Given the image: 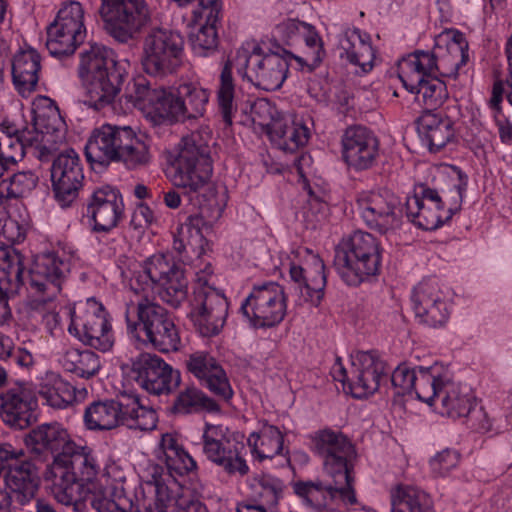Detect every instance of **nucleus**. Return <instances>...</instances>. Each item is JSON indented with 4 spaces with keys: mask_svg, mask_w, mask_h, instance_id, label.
<instances>
[{
    "mask_svg": "<svg viewBox=\"0 0 512 512\" xmlns=\"http://www.w3.org/2000/svg\"><path fill=\"white\" fill-rule=\"evenodd\" d=\"M466 184L454 186L457 201L454 206L444 209L437 191L423 185L413 196H408L403 204L400 198L387 188L364 190L357 195L356 204L365 224L380 234H388L399 229L404 214L424 230H435L449 221L460 209Z\"/></svg>",
    "mask_w": 512,
    "mask_h": 512,
    "instance_id": "nucleus-1",
    "label": "nucleus"
},
{
    "mask_svg": "<svg viewBox=\"0 0 512 512\" xmlns=\"http://www.w3.org/2000/svg\"><path fill=\"white\" fill-rule=\"evenodd\" d=\"M314 453L321 458L323 478L292 483L294 493L317 509L326 508L336 499L345 505L357 503L349 463L355 454L350 440L341 432L326 428L311 437Z\"/></svg>",
    "mask_w": 512,
    "mask_h": 512,
    "instance_id": "nucleus-2",
    "label": "nucleus"
},
{
    "mask_svg": "<svg viewBox=\"0 0 512 512\" xmlns=\"http://www.w3.org/2000/svg\"><path fill=\"white\" fill-rule=\"evenodd\" d=\"M269 50L265 52L263 47L254 42H246L236 52L233 61L227 60L221 70L217 100L223 120L226 124H232L234 106L235 84L232 76V66L235 65L239 74L247 79L255 87L265 91L279 89L287 78L289 60L294 55L287 51Z\"/></svg>",
    "mask_w": 512,
    "mask_h": 512,
    "instance_id": "nucleus-3",
    "label": "nucleus"
},
{
    "mask_svg": "<svg viewBox=\"0 0 512 512\" xmlns=\"http://www.w3.org/2000/svg\"><path fill=\"white\" fill-rule=\"evenodd\" d=\"M61 465L51 463L45 472V479L52 482L51 493L58 503L72 506L75 512H83L87 501L97 512H140L133 495L127 494L123 483H117L108 490L99 488L94 491V486H85Z\"/></svg>",
    "mask_w": 512,
    "mask_h": 512,
    "instance_id": "nucleus-4",
    "label": "nucleus"
},
{
    "mask_svg": "<svg viewBox=\"0 0 512 512\" xmlns=\"http://www.w3.org/2000/svg\"><path fill=\"white\" fill-rule=\"evenodd\" d=\"M85 155L93 167L121 162L128 169H137L150 161L146 143L130 126L111 124L93 130L85 145Z\"/></svg>",
    "mask_w": 512,
    "mask_h": 512,
    "instance_id": "nucleus-5",
    "label": "nucleus"
},
{
    "mask_svg": "<svg viewBox=\"0 0 512 512\" xmlns=\"http://www.w3.org/2000/svg\"><path fill=\"white\" fill-rule=\"evenodd\" d=\"M211 142L212 131L207 126L181 138L171 161V181L175 187L192 193L208 183L213 171Z\"/></svg>",
    "mask_w": 512,
    "mask_h": 512,
    "instance_id": "nucleus-6",
    "label": "nucleus"
},
{
    "mask_svg": "<svg viewBox=\"0 0 512 512\" xmlns=\"http://www.w3.org/2000/svg\"><path fill=\"white\" fill-rule=\"evenodd\" d=\"M84 423L89 430H112L118 426L150 431L158 421L154 409L140 403L136 395H121L115 399L94 401L84 411Z\"/></svg>",
    "mask_w": 512,
    "mask_h": 512,
    "instance_id": "nucleus-7",
    "label": "nucleus"
},
{
    "mask_svg": "<svg viewBox=\"0 0 512 512\" xmlns=\"http://www.w3.org/2000/svg\"><path fill=\"white\" fill-rule=\"evenodd\" d=\"M131 287L136 292L156 289L160 299L172 308H178L188 294V281L183 269L164 254L149 257L131 279Z\"/></svg>",
    "mask_w": 512,
    "mask_h": 512,
    "instance_id": "nucleus-8",
    "label": "nucleus"
},
{
    "mask_svg": "<svg viewBox=\"0 0 512 512\" xmlns=\"http://www.w3.org/2000/svg\"><path fill=\"white\" fill-rule=\"evenodd\" d=\"M138 99L146 100L161 118L184 122L204 115L209 92L193 83H185L176 91L164 87L144 88Z\"/></svg>",
    "mask_w": 512,
    "mask_h": 512,
    "instance_id": "nucleus-9",
    "label": "nucleus"
},
{
    "mask_svg": "<svg viewBox=\"0 0 512 512\" xmlns=\"http://www.w3.org/2000/svg\"><path fill=\"white\" fill-rule=\"evenodd\" d=\"M432 383L434 395L425 400L429 406H434L442 415L451 418L468 417L471 428L488 431L491 424L482 408L476 409L466 388L453 381V375L448 366L440 363Z\"/></svg>",
    "mask_w": 512,
    "mask_h": 512,
    "instance_id": "nucleus-10",
    "label": "nucleus"
},
{
    "mask_svg": "<svg viewBox=\"0 0 512 512\" xmlns=\"http://www.w3.org/2000/svg\"><path fill=\"white\" fill-rule=\"evenodd\" d=\"M98 13L106 33L115 41L126 44L147 28L151 11L146 0H100Z\"/></svg>",
    "mask_w": 512,
    "mask_h": 512,
    "instance_id": "nucleus-11",
    "label": "nucleus"
},
{
    "mask_svg": "<svg viewBox=\"0 0 512 512\" xmlns=\"http://www.w3.org/2000/svg\"><path fill=\"white\" fill-rule=\"evenodd\" d=\"M70 315L68 331L83 344L102 352H107L113 347L115 339L109 314L95 298L74 304Z\"/></svg>",
    "mask_w": 512,
    "mask_h": 512,
    "instance_id": "nucleus-12",
    "label": "nucleus"
},
{
    "mask_svg": "<svg viewBox=\"0 0 512 512\" xmlns=\"http://www.w3.org/2000/svg\"><path fill=\"white\" fill-rule=\"evenodd\" d=\"M183 45L178 33L160 27L151 28L142 43L143 70L156 77L173 74L182 64Z\"/></svg>",
    "mask_w": 512,
    "mask_h": 512,
    "instance_id": "nucleus-13",
    "label": "nucleus"
},
{
    "mask_svg": "<svg viewBox=\"0 0 512 512\" xmlns=\"http://www.w3.org/2000/svg\"><path fill=\"white\" fill-rule=\"evenodd\" d=\"M335 380L348 383L350 392L355 398H363L374 394L382 381L388 379L386 363L375 351H358L352 356L351 376L347 375L340 359L333 366Z\"/></svg>",
    "mask_w": 512,
    "mask_h": 512,
    "instance_id": "nucleus-14",
    "label": "nucleus"
},
{
    "mask_svg": "<svg viewBox=\"0 0 512 512\" xmlns=\"http://www.w3.org/2000/svg\"><path fill=\"white\" fill-rule=\"evenodd\" d=\"M85 38L83 5L76 0L64 2L47 28L48 51L55 57L72 55Z\"/></svg>",
    "mask_w": 512,
    "mask_h": 512,
    "instance_id": "nucleus-15",
    "label": "nucleus"
},
{
    "mask_svg": "<svg viewBox=\"0 0 512 512\" xmlns=\"http://www.w3.org/2000/svg\"><path fill=\"white\" fill-rule=\"evenodd\" d=\"M286 300L281 285L266 282L252 288L240 311L253 328H271L283 321L287 312Z\"/></svg>",
    "mask_w": 512,
    "mask_h": 512,
    "instance_id": "nucleus-16",
    "label": "nucleus"
},
{
    "mask_svg": "<svg viewBox=\"0 0 512 512\" xmlns=\"http://www.w3.org/2000/svg\"><path fill=\"white\" fill-rule=\"evenodd\" d=\"M202 439L204 455L227 474L244 476L249 472L247 462L242 455L244 445L232 438L227 427L206 424Z\"/></svg>",
    "mask_w": 512,
    "mask_h": 512,
    "instance_id": "nucleus-17",
    "label": "nucleus"
},
{
    "mask_svg": "<svg viewBox=\"0 0 512 512\" xmlns=\"http://www.w3.org/2000/svg\"><path fill=\"white\" fill-rule=\"evenodd\" d=\"M193 295L191 319L196 330L203 337L219 334L228 315L226 297L202 278L198 279Z\"/></svg>",
    "mask_w": 512,
    "mask_h": 512,
    "instance_id": "nucleus-18",
    "label": "nucleus"
},
{
    "mask_svg": "<svg viewBox=\"0 0 512 512\" xmlns=\"http://www.w3.org/2000/svg\"><path fill=\"white\" fill-rule=\"evenodd\" d=\"M52 189L61 207H69L77 199L83 186L84 171L79 154L72 148L53 158L51 167Z\"/></svg>",
    "mask_w": 512,
    "mask_h": 512,
    "instance_id": "nucleus-19",
    "label": "nucleus"
},
{
    "mask_svg": "<svg viewBox=\"0 0 512 512\" xmlns=\"http://www.w3.org/2000/svg\"><path fill=\"white\" fill-rule=\"evenodd\" d=\"M130 375L141 388L155 395L169 393L180 384V373L151 353L131 359Z\"/></svg>",
    "mask_w": 512,
    "mask_h": 512,
    "instance_id": "nucleus-20",
    "label": "nucleus"
},
{
    "mask_svg": "<svg viewBox=\"0 0 512 512\" xmlns=\"http://www.w3.org/2000/svg\"><path fill=\"white\" fill-rule=\"evenodd\" d=\"M69 271L70 263L56 253L38 255L29 271V288L40 301H52L60 294Z\"/></svg>",
    "mask_w": 512,
    "mask_h": 512,
    "instance_id": "nucleus-21",
    "label": "nucleus"
},
{
    "mask_svg": "<svg viewBox=\"0 0 512 512\" xmlns=\"http://www.w3.org/2000/svg\"><path fill=\"white\" fill-rule=\"evenodd\" d=\"M38 401L32 385L17 383L0 394V416L5 424L23 430L37 420Z\"/></svg>",
    "mask_w": 512,
    "mask_h": 512,
    "instance_id": "nucleus-22",
    "label": "nucleus"
},
{
    "mask_svg": "<svg viewBox=\"0 0 512 512\" xmlns=\"http://www.w3.org/2000/svg\"><path fill=\"white\" fill-rule=\"evenodd\" d=\"M379 142L374 133L363 126L348 127L342 136V157L356 170L370 169L377 161Z\"/></svg>",
    "mask_w": 512,
    "mask_h": 512,
    "instance_id": "nucleus-23",
    "label": "nucleus"
},
{
    "mask_svg": "<svg viewBox=\"0 0 512 512\" xmlns=\"http://www.w3.org/2000/svg\"><path fill=\"white\" fill-rule=\"evenodd\" d=\"M3 484L13 500L24 506L35 498L40 487L39 468L29 459L8 463L6 472L2 474Z\"/></svg>",
    "mask_w": 512,
    "mask_h": 512,
    "instance_id": "nucleus-24",
    "label": "nucleus"
},
{
    "mask_svg": "<svg viewBox=\"0 0 512 512\" xmlns=\"http://www.w3.org/2000/svg\"><path fill=\"white\" fill-rule=\"evenodd\" d=\"M188 371L196 377L200 384L224 401H229L233 390L226 372L219 362L207 352H195L186 361Z\"/></svg>",
    "mask_w": 512,
    "mask_h": 512,
    "instance_id": "nucleus-25",
    "label": "nucleus"
},
{
    "mask_svg": "<svg viewBox=\"0 0 512 512\" xmlns=\"http://www.w3.org/2000/svg\"><path fill=\"white\" fill-rule=\"evenodd\" d=\"M123 212L122 197L110 186L96 189L87 205V214L93 220V230L96 232H109L115 228Z\"/></svg>",
    "mask_w": 512,
    "mask_h": 512,
    "instance_id": "nucleus-26",
    "label": "nucleus"
},
{
    "mask_svg": "<svg viewBox=\"0 0 512 512\" xmlns=\"http://www.w3.org/2000/svg\"><path fill=\"white\" fill-rule=\"evenodd\" d=\"M52 463L62 464L61 466H63L65 470L72 472L74 478L78 479L81 483H85V486H94V491H98L99 488L108 490L117 483H125L123 477H121L119 481H115V483H109V478L112 473L111 470L107 471L106 482L108 487H103L101 484L96 483L94 480L98 475L100 467L96 457L92 454V450L87 446H81L75 443L71 451H68L64 456H55Z\"/></svg>",
    "mask_w": 512,
    "mask_h": 512,
    "instance_id": "nucleus-27",
    "label": "nucleus"
},
{
    "mask_svg": "<svg viewBox=\"0 0 512 512\" xmlns=\"http://www.w3.org/2000/svg\"><path fill=\"white\" fill-rule=\"evenodd\" d=\"M411 299L415 315L421 323L436 328L447 322L449 311L436 282L419 283Z\"/></svg>",
    "mask_w": 512,
    "mask_h": 512,
    "instance_id": "nucleus-28",
    "label": "nucleus"
},
{
    "mask_svg": "<svg viewBox=\"0 0 512 512\" xmlns=\"http://www.w3.org/2000/svg\"><path fill=\"white\" fill-rule=\"evenodd\" d=\"M440 363L424 367L417 366L413 369L404 365H399L391 375V384L397 395H405L415 392L417 398L421 401L430 399L432 393V383L435 381V375L439 369Z\"/></svg>",
    "mask_w": 512,
    "mask_h": 512,
    "instance_id": "nucleus-29",
    "label": "nucleus"
},
{
    "mask_svg": "<svg viewBox=\"0 0 512 512\" xmlns=\"http://www.w3.org/2000/svg\"><path fill=\"white\" fill-rule=\"evenodd\" d=\"M289 273L303 301L318 306L323 299L326 286L323 260L318 255H312L309 265L302 267L292 264Z\"/></svg>",
    "mask_w": 512,
    "mask_h": 512,
    "instance_id": "nucleus-30",
    "label": "nucleus"
},
{
    "mask_svg": "<svg viewBox=\"0 0 512 512\" xmlns=\"http://www.w3.org/2000/svg\"><path fill=\"white\" fill-rule=\"evenodd\" d=\"M447 60L445 57L438 58L434 52L416 50L398 62V76L406 89L413 88L425 77L435 76L436 73L445 76Z\"/></svg>",
    "mask_w": 512,
    "mask_h": 512,
    "instance_id": "nucleus-31",
    "label": "nucleus"
},
{
    "mask_svg": "<svg viewBox=\"0 0 512 512\" xmlns=\"http://www.w3.org/2000/svg\"><path fill=\"white\" fill-rule=\"evenodd\" d=\"M26 444L36 456L51 453L55 457L66 455L75 442L61 424L53 422L32 429L26 437Z\"/></svg>",
    "mask_w": 512,
    "mask_h": 512,
    "instance_id": "nucleus-32",
    "label": "nucleus"
},
{
    "mask_svg": "<svg viewBox=\"0 0 512 512\" xmlns=\"http://www.w3.org/2000/svg\"><path fill=\"white\" fill-rule=\"evenodd\" d=\"M125 318L128 331L132 334L138 331L143 332L146 342L171 320L168 311L163 306L148 298L141 299L136 305H128Z\"/></svg>",
    "mask_w": 512,
    "mask_h": 512,
    "instance_id": "nucleus-33",
    "label": "nucleus"
},
{
    "mask_svg": "<svg viewBox=\"0 0 512 512\" xmlns=\"http://www.w3.org/2000/svg\"><path fill=\"white\" fill-rule=\"evenodd\" d=\"M334 267L341 279L349 286H358L380 271L381 260L335 248Z\"/></svg>",
    "mask_w": 512,
    "mask_h": 512,
    "instance_id": "nucleus-34",
    "label": "nucleus"
},
{
    "mask_svg": "<svg viewBox=\"0 0 512 512\" xmlns=\"http://www.w3.org/2000/svg\"><path fill=\"white\" fill-rule=\"evenodd\" d=\"M123 71H112L110 74L90 77L82 80L85 89L84 103L95 110H102L113 104L123 83Z\"/></svg>",
    "mask_w": 512,
    "mask_h": 512,
    "instance_id": "nucleus-35",
    "label": "nucleus"
},
{
    "mask_svg": "<svg viewBox=\"0 0 512 512\" xmlns=\"http://www.w3.org/2000/svg\"><path fill=\"white\" fill-rule=\"evenodd\" d=\"M40 54L33 48L21 50L13 57L11 72L16 90L26 97L36 90L41 69Z\"/></svg>",
    "mask_w": 512,
    "mask_h": 512,
    "instance_id": "nucleus-36",
    "label": "nucleus"
},
{
    "mask_svg": "<svg viewBox=\"0 0 512 512\" xmlns=\"http://www.w3.org/2000/svg\"><path fill=\"white\" fill-rule=\"evenodd\" d=\"M367 39L355 28L346 30L339 40L340 58L358 67L356 73H367L374 65V49Z\"/></svg>",
    "mask_w": 512,
    "mask_h": 512,
    "instance_id": "nucleus-37",
    "label": "nucleus"
},
{
    "mask_svg": "<svg viewBox=\"0 0 512 512\" xmlns=\"http://www.w3.org/2000/svg\"><path fill=\"white\" fill-rule=\"evenodd\" d=\"M300 30L306 45V51L303 57L294 56L292 59L305 63L310 70H313L322 63L326 56L323 41L316 29L310 24L294 20H289L278 26V31L287 34L288 39H291L292 35L300 32Z\"/></svg>",
    "mask_w": 512,
    "mask_h": 512,
    "instance_id": "nucleus-38",
    "label": "nucleus"
},
{
    "mask_svg": "<svg viewBox=\"0 0 512 512\" xmlns=\"http://www.w3.org/2000/svg\"><path fill=\"white\" fill-rule=\"evenodd\" d=\"M32 387L52 408L64 409L75 399L74 387L57 372L46 371Z\"/></svg>",
    "mask_w": 512,
    "mask_h": 512,
    "instance_id": "nucleus-39",
    "label": "nucleus"
},
{
    "mask_svg": "<svg viewBox=\"0 0 512 512\" xmlns=\"http://www.w3.org/2000/svg\"><path fill=\"white\" fill-rule=\"evenodd\" d=\"M418 132L430 151L442 149L454 136L451 119L441 112L427 110L418 120Z\"/></svg>",
    "mask_w": 512,
    "mask_h": 512,
    "instance_id": "nucleus-40",
    "label": "nucleus"
},
{
    "mask_svg": "<svg viewBox=\"0 0 512 512\" xmlns=\"http://www.w3.org/2000/svg\"><path fill=\"white\" fill-rule=\"evenodd\" d=\"M155 455L158 460L165 463L171 475L173 473L183 475L196 468V462L184 450L174 433L161 435L160 442L155 449Z\"/></svg>",
    "mask_w": 512,
    "mask_h": 512,
    "instance_id": "nucleus-41",
    "label": "nucleus"
},
{
    "mask_svg": "<svg viewBox=\"0 0 512 512\" xmlns=\"http://www.w3.org/2000/svg\"><path fill=\"white\" fill-rule=\"evenodd\" d=\"M268 136L277 148L293 153L307 144L310 131L301 120L286 114Z\"/></svg>",
    "mask_w": 512,
    "mask_h": 512,
    "instance_id": "nucleus-42",
    "label": "nucleus"
},
{
    "mask_svg": "<svg viewBox=\"0 0 512 512\" xmlns=\"http://www.w3.org/2000/svg\"><path fill=\"white\" fill-rule=\"evenodd\" d=\"M201 219L187 217L174 234L173 250L181 259L200 257L204 251L205 238Z\"/></svg>",
    "mask_w": 512,
    "mask_h": 512,
    "instance_id": "nucleus-43",
    "label": "nucleus"
},
{
    "mask_svg": "<svg viewBox=\"0 0 512 512\" xmlns=\"http://www.w3.org/2000/svg\"><path fill=\"white\" fill-rule=\"evenodd\" d=\"M112 71H122L112 57L111 51L100 44H89L80 53L79 77L81 80L102 76Z\"/></svg>",
    "mask_w": 512,
    "mask_h": 512,
    "instance_id": "nucleus-44",
    "label": "nucleus"
},
{
    "mask_svg": "<svg viewBox=\"0 0 512 512\" xmlns=\"http://www.w3.org/2000/svg\"><path fill=\"white\" fill-rule=\"evenodd\" d=\"M260 429L248 437V444L252 454L259 460L272 459L284 451V434L277 426L267 421L260 422Z\"/></svg>",
    "mask_w": 512,
    "mask_h": 512,
    "instance_id": "nucleus-45",
    "label": "nucleus"
},
{
    "mask_svg": "<svg viewBox=\"0 0 512 512\" xmlns=\"http://www.w3.org/2000/svg\"><path fill=\"white\" fill-rule=\"evenodd\" d=\"M254 500L266 506L269 512H276L279 501L283 499L285 483L271 474L261 473L250 481Z\"/></svg>",
    "mask_w": 512,
    "mask_h": 512,
    "instance_id": "nucleus-46",
    "label": "nucleus"
},
{
    "mask_svg": "<svg viewBox=\"0 0 512 512\" xmlns=\"http://www.w3.org/2000/svg\"><path fill=\"white\" fill-rule=\"evenodd\" d=\"M392 512H434L429 496L422 490L399 485L391 493Z\"/></svg>",
    "mask_w": 512,
    "mask_h": 512,
    "instance_id": "nucleus-47",
    "label": "nucleus"
},
{
    "mask_svg": "<svg viewBox=\"0 0 512 512\" xmlns=\"http://www.w3.org/2000/svg\"><path fill=\"white\" fill-rule=\"evenodd\" d=\"M61 364L66 371L86 379L95 376L101 367L100 359L93 351L74 348L63 354Z\"/></svg>",
    "mask_w": 512,
    "mask_h": 512,
    "instance_id": "nucleus-48",
    "label": "nucleus"
},
{
    "mask_svg": "<svg viewBox=\"0 0 512 512\" xmlns=\"http://www.w3.org/2000/svg\"><path fill=\"white\" fill-rule=\"evenodd\" d=\"M176 413L188 414L200 410L219 412L218 403L195 387H187L176 397L173 405Z\"/></svg>",
    "mask_w": 512,
    "mask_h": 512,
    "instance_id": "nucleus-49",
    "label": "nucleus"
},
{
    "mask_svg": "<svg viewBox=\"0 0 512 512\" xmlns=\"http://www.w3.org/2000/svg\"><path fill=\"white\" fill-rule=\"evenodd\" d=\"M408 91L416 94V100L423 103L427 108L435 109L440 106L447 98V89L443 81L436 77H425L417 82L413 88Z\"/></svg>",
    "mask_w": 512,
    "mask_h": 512,
    "instance_id": "nucleus-50",
    "label": "nucleus"
},
{
    "mask_svg": "<svg viewBox=\"0 0 512 512\" xmlns=\"http://www.w3.org/2000/svg\"><path fill=\"white\" fill-rule=\"evenodd\" d=\"M336 248L348 250L349 252L365 255L370 261L381 260V248L377 239L368 232L356 231L347 238L341 240Z\"/></svg>",
    "mask_w": 512,
    "mask_h": 512,
    "instance_id": "nucleus-51",
    "label": "nucleus"
},
{
    "mask_svg": "<svg viewBox=\"0 0 512 512\" xmlns=\"http://www.w3.org/2000/svg\"><path fill=\"white\" fill-rule=\"evenodd\" d=\"M447 52L448 54L444 57L447 60L445 76L448 77H456L459 69L466 65L469 55H468V43L465 39L463 33L459 31H454L451 37L450 42L447 44Z\"/></svg>",
    "mask_w": 512,
    "mask_h": 512,
    "instance_id": "nucleus-52",
    "label": "nucleus"
},
{
    "mask_svg": "<svg viewBox=\"0 0 512 512\" xmlns=\"http://www.w3.org/2000/svg\"><path fill=\"white\" fill-rule=\"evenodd\" d=\"M225 207L224 196L219 197L216 189L212 186L207 187V198L199 206V212L190 215L191 218L201 219L203 228H211L212 225L220 219Z\"/></svg>",
    "mask_w": 512,
    "mask_h": 512,
    "instance_id": "nucleus-53",
    "label": "nucleus"
},
{
    "mask_svg": "<svg viewBox=\"0 0 512 512\" xmlns=\"http://www.w3.org/2000/svg\"><path fill=\"white\" fill-rule=\"evenodd\" d=\"M22 256L16 250H6L0 257V279L17 289L23 280Z\"/></svg>",
    "mask_w": 512,
    "mask_h": 512,
    "instance_id": "nucleus-54",
    "label": "nucleus"
},
{
    "mask_svg": "<svg viewBox=\"0 0 512 512\" xmlns=\"http://www.w3.org/2000/svg\"><path fill=\"white\" fill-rule=\"evenodd\" d=\"M285 115L267 99H258L251 108L253 123L262 128L267 135L273 131L274 125L280 122Z\"/></svg>",
    "mask_w": 512,
    "mask_h": 512,
    "instance_id": "nucleus-55",
    "label": "nucleus"
},
{
    "mask_svg": "<svg viewBox=\"0 0 512 512\" xmlns=\"http://www.w3.org/2000/svg\"><path fill=\"white\" fill-rule=\"evenodd\" d=\"M29 135H23L22 137L12 136L4 131H0V159L4 162H8L11 165H15L19 160L23 158L28 152Z\"/></svg>",
    "mask_w": 512,
    "mask_h": 512,
    "instance_id": "nucleus-56",
    "label": "nucleus"
},
{
    "mask_svg": "<svg viewBox=\"0 0 512 512\" xmlns=\"http://www.w3.org/2000/svg\"><path fill=\"white\" fill-rule=\"evenodd\" d=\"M38 176L32 171H21L15 173L8 181H2L6 197L18 199L29 194L38 183Z\"/></svg>",
    "mask_w": 512,
    "mask_h": 512,
    "instance_id": "nucleus-57",
    "label": "nucleus"
},
{
    "mask_svg": "<svg viewBox=\"0 0 512 512\" xmlns=\"http://www.w3.org/2000/svg\"><path fill=\"white\" fill-rule=\"evenodd\" d=\"M28 135V152L39 161H53V158L61 152L58 145L51 141L52 136L50 135L49 130L46 132L35 133L34 135H31L30 132H28Z\"/></svg>",
    "mask_w": 512,
    "mask_h": 512,
    "instance_id": "nucleus-58",
    "label": "nucleus"
},
{
    "mask_svg": "<svg viewBox=\"0 0 512 512\" xmlns=\"http://www.w3.org/2000/svg\"><path fill=\"white\" fill-rule=\"evenodd\" d=\"M147 342L160 352L177 351L180 346V336L174 321L171 319L167 322Z\"/></svg>",
    "mask_w": 512,
    "mask_h": 512,
    "instance_id": "nucleus-59",
    "label": "nucleus"
},
{
    "mask_svg": "<svg viewBox=\"0 0 512 512\" xmlns=\"http://www.w3.org/2000/svg\"><path fill=\"white\" fill-rule=\"evenodd\" d=\"M189 40L194 52L205 56L208 51H213L217 47V28L210 25H198L197 30L190 34Z\"/></svg>",
    "mask_w": 512,
    "mask_h": 512,
    "instance_id": "nucleus-60",
    "label": "nucleus"
},
{
    "mask_svg": "<svg viewBox=\"0 0 512 512\" xmlns=\"http://www.w3.org/2000/svg\"><path fill=\"white\" fill-rule=\"evenodd\" d=\"M152 479L147 480L145 488L147 494L153 496L154 508L158 512H167V507L172 501V495L164 480L158 475V467L153 468Z\"/></svg>",
    "mask_w": 512,
    "mask_h": 512,
    "instance_id": "nucleus-61",
    "label": "nucleus"
},
{
    "mask_svg": "<svg viewBox=\"0 0 512 512\" xmlns=\"http://www.w3.org/2000/svg\"><path fill=\"white\" fill-rule=\"evenodd\" d=\"M220 14L219 0H199V7L193 11V18L197 25H210L217 28Z\"/></svg>",
    "mask_w": 512,
    "mask_h": 512,
    "instance_id": "nucleus-62",
    "label": "nucleus"
},
{
    "mask_svg": "<svg viewBox=\"0 0 512 512\" xmlns=\"http://www.w3.org/2000/svg\"><path fill=\"white\" fill-rule=\"evenodd\" d=\"M460 460V454L456 450L444 449L430 461V466L437 476H445L454 469Z\"/></svg>",
    "mask_w": 512,
    "mask_h": 512,
    "instance_id": "nucleus-63",
    "label": "nucleus"
},
{
    "mask_svg": "<svg viewBox=\"0 0 512 512\" xmlns=\"http://www.w3.org/2000/svg\"><path fill=\"white\" fill-rule=\"evenodd\" d=\"M9 354L5 355V360L10 359L20 367L29 368L34 364L33 355L25 348H14L11 342L8 340L7 349Z\"/></svg>",
    "mask_w": 512,
    "mask_h": 512,
    "instance_id": "nucleus-64",
    "label": "nucleus"
}]
</instances>
